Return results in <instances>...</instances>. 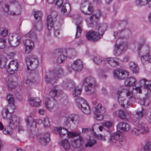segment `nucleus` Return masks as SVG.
Returning a JSON list of instances; mask_svg holds the SVG:
<instances>
[{
	"mask_svg": "<svg viewBox=\"0 0 151 151\" xmlns=\"http://www.w3.org/2000/svg\"><path fill=\"white\" fill-rule=\"evenodd\" d=\"M93 60L95 64L98 65H100L102 62L101 59L99 56L94 57Z\"/></svg>",
	"mask_w": 151,
	"mask_h": 151,
	"instance_id": "nucleus-58",
	"label": "nucleus"
},
{
	"mask_svg": "<svg viewBox=\"0 0 151 151\" xmlns=\"http://www.w3.org/2000/svg\"><path fill=\"white\" fill-rule=\"evenodd\" d=\"M114 77L119 79H124L129 76V73L126 70L122 69H119L114 71Z\"/></svg>",
	"mask_w": 151,
	"mask_h": 151,
	"instance_id": "nucleus-15",
	"label": "nucleus"
},
{
	"mask_svg": "<svg viewBox=\"0 0 151 151\" xmlns=\"http://www.w3.org/2000/svg\"><path fill=\"white\" fill-rule=\"evenodd\" d=\"M81 88H78V87L76 88L73 93V96L76 97L80 95L81 93Z\"/></svg>",
	"mask_w": 151,
	"mask_h": 151,
	"instance_id": "nucleus-53",
	"label": "nucleus"
},
{
	"mask_svg": "<svg viewBox=\"0 0 151 151\" xmlns=\"http://www.w3.org/2000/svg\"><path fill=\"white\" fill-rule=\"evenodd\" d=\"M56 129L59 133L60 137L63 138L67 136L68 130L66 129L62 128L61 127L59 128L57 127Z\"/></svg>",
	"mask_w": 151,
	"mask_h": 151,
	"instance_id": "nucleus-33",
	"label": "nucleus"
},
{
	"mask_svg": "<svg viewBox=\"0 0 151 151\" xmlns=\"http://www.w3.org/2000/svg\"><path fill=\"white\" fill-rule=\"evenodd\" d=\"M27 124V127L31 128L32 126H35L36 124V122L35 119L31 116H28L26 120Z\"/></svg>",
	"mask_w": 151,
	"mask_h": 151,
	"instance_id": "nucleus-30",
	"label": "nucleus"
},
{
	"mask_svg": "<svg viewBox=\"0 0 151 151\" xmlns=\"http://www.w3.org/2000/svg\"><path fill=\"white\" fill-rule=\"evenodd\" d=\"M113 125V123L111 121H106L102 123V126L104 127V128L109 129L111 128Z\"/></svg>",
	"mask_w": 151,
	"mask_h": 151,
	"instance_id": "nucleus-43",
	"label": "nucleus"
},
{
	"mask_svg": "<svg viewBox=\"0 0 151 151\" xmlns=\"http://www.w3.org/2000/svg\"><path fill=\"white\" fill-rule=\"evenodd\" d=\"M115 114L116 116L122 119L126 118L125 114L122 110H117L115 112Z\"/></svg>",
	"mask_w": 151,
	"mask_h": 151,
	"instance_id": "nucleus-39",
	"label": "nucleus"
},
{
	"mask_svg": "<svg viewBox=\"0 0 151 151\" xmlns=\"http://www.w3.org/2000/svg\"><path fill=\"white\" fill-rule=\"evenodd\" d=\"M17 68V62L13 61L10 62L6 67V69L8 73L10 74H13L16 72Z\"/></svg>",
	"mask_w": 151,
	"mask_h": 151,
	"instance_id": "nucleus-18",
	"label": "nucleus"
},
{
	"mask_svg": "<svg viewBox=\"0 0 151 151\" xmlns=\"http://www.w3.org/2000/svg\"><path fill=\"white\" fill-rule=\"evenodd\" d=\"M6 45V42L4 39L0 38V49L5 48Z\"/></svg>",
	"mask_w": 151,
	"mask_h": 151,
	"instance_id": "nucleus-55",
	"label": "nucleus"
},
{
	"mask_svg": "<svg viewBox=\"0 0 151 151\" xmlns=\"http://www.w3.org/2000/svg\"><path fill=\"white\" fill-rule=\"evenodd\" d=\"M34 16L36 19L40 21L42 18V13L40 11H35L34 12Z\"/></svg>",
	"mask_w": 151,
	"mask_h": 151,
	"instance_id": "nucleus-52",
	"label": "nucleus"
},
{
	"mask_svg": "<svg viewBox=\"0 0 151 151\" xmlns=\"http://www.w3.org/2000/svg\"><path fill=\"white\" fill-rule=\"evenodd\" d=\"M106 60L108 64L113 67H116L119 65L117 58H106Z\"/></svg>",
	"mask_w": 151,
	"mask_h": 151,
	"instance_id": "nucleus-27",
	"label": "nucleus"
},
{
	"mask_svg": "<svg viewBox=\"0 0 151 151\" xmlns=\"http://www.w3.org/2000/svg\"><path fill=\"white\" fill-rule=\"evenodd\" d=\"M63 86L64 88L69 87V88L73 87L75 85V83L72 80L66 79L63 83Z\"/></svg>",
	"mask_w": 151,
	"mask_h": 151,
	"instance_id": "nucleus-29",
	"label": "nucleus"
},
{
	"mask_svg": "<svg viewBox=\"0 0 151 151\" xmlns=\"http://www.w3.org/2000/svg\"><path fill=\"white\" fill-rule=\"evenodd\" d=\"M101 16V14L100 13V12L99 11H98L96 13V14L95 15H93L91 16L90 18V20L91 21L93 19L94 17H95V18L96 19L98 18L99 17H100Z\"/></svg>",
	"mask_w": 151,
	"mask_h": 151,
	"instance_id": "nucleus-61",
	"label": "nucleus"
},
{
	"mask_svg": "<svg viewBox=\"0 0 151 151\" xmlns=\"http://www.w3.org/2000/svg\"><path fill=\"white\" fill-rule=\"evenodd\" d=\"M25 61L27 68L31 70L36 69L39 66V61L34 56H30L27 57Z\"/></svg>",
	"mask_w": 151,
	"mask_h": 151,
	"instance_id": "nucleus-5",
	"label": "nucleus"
},
{
	"mask_svg": "<svg viewBox=\"0 0 151 151\" xmlns=\"http://www.w3.org/2000/svg\"><path fill=\"white\" fill-rule=\"evenodd\" d=\"M125 143V141L123 140V138L121 136L117 139L116 142L115 144L114 145L118 147H120L123 145Z\"/></svg>",
	"mask_w": 151,
	"mask_h": 151,
	"instance_id": "nucleus-42",
	"label": "nucleus"
},
{
	"mask_svg": "<svg viewBox=\"0 0 151 151\" xmlns=\"http://www.w3.org/2000/svg\"><path fill=\"white\" fill-rule=\"evenodd\" d=\"M148 0H136V4L138 6H142L145 5L147 3V1Z\"/></svg>",
	"mask_w": 151,
	"mask_h": 151,
	"instance_id": "nucleus-54",
	"label": "nucleus"
},
{
	"mask_svg": "<svg viewBox=\"0 0 151 151\" xmlns=\"http://www.w3.org/2000/svg\"><path fill=\"white\" fill-rule=\"evenodd\" d=\"M87 39L90 40L97 41L100 39L101 37L97 35L96 32L94 30L90 31L86 34Z\"/></svg>",
	"mask_w": 151,
	"mask_h": 151,
	"instance_id": "nucleus-19",
	"label": "nucleus"
},
{
	"mask_svg": "<svg viewBox=\"0 0 151 151\" xmlns=\"http://www.w3.org/2000/svg\"><path fill=\"white\" fill-rule=\"evenodd\" d=\"M10 2L11 4H16L17 10L16 12H14L9 10V6L7 4H5L4 8L5 12H7L8 14L11 15H16L19 14L21 12V7L19 4L17 2V0H11Z\"/></svg>",
	"mask_w": 151,
	"mask_h": 151,
	"instance_id": "nucleus-8",
	"label": "nucleus"
},
{
	"mask_svg": "<svg viewBox=\"0 0 151 151\" xmlns=\"http://www.w3.org/2000/svg\"><path fill=\"white\" fill-rule=\"evenodd\" d=\"M150 103V100L149 98H144L143 99H141L140 101V103L142 105H144L147 106Z\"/></svg>",
	"mask_w": 151,
	"mask_h": 151,
	"instance_id": "nucleus-45",
	"label": "nucleus"
},
{
	"mask_svg": "<svg viewBox=\"0 0 151 151\" xmlns=\"http://www.w3.org/2000/svg\"><path fill=\"white\" fill-rule=\"evenodd\" d=\"M131 134L134 135H138L140 134L138 126L136 127L133 128L131 129Z\"/></svg>",
	"mask_w": 151,
	"mask_h": 151,
	"instance_id": "nucleus-47",
	"label": "nucleus"
},
{
	"mask_svg": "<svg viewBox=\"0 0 151 151\" xmlns=\"http://www.w3.org/2000/svg\"><path fill=\"white\" fill-rule=\"evenodd\" d=\"M52 56L53 57L56 58V62L59 63H62L66 59V56L63 54L61 49H57L54 50Z\"/></svg>",
	"mask_w": 151,
	"mask_h": 151,
	"instance_id": "nucleus-13",
	"label": "nucleus"
},
{
	"mask_svg": "<svg viewBox=\"0 0 151 151\" xmlns=\"http://www.w3.org/2000/svg\"><path fill=\"white\" fill-rule=\"evenodd\" d=\"M9 125L11 129L16 128L19 124V117L14 114H10L8 118Z\"/></svg>",
	"mask_w": 151,
	"mask_h": 151,
	"instance_id": "nucleus-11",
	"label": "nucleus"
},
{
	"mask_svg": "<svg viewBox=\"0 0 151 151\" xmlns=\"http://www.w3.org/2000/svg\"><path fill=\"white\" fill-rule=\"evenodd\" d=\"M9 113V112L8 109H6V107L4 108L2 111V115L3 118L8 120L9 117H8L7 115Z\"/></svg>",
	"mask_w": 151,
	"mask_h": 151,
	"instance_id": "nucleus-51",
	"label": "nucleus"
},
{
	"mask_svg": "<svg viewBox=\"0 0 151 151\" xmlns=\"http://www.w3.org/2000/svg\"><path fill=\"white\" fill-rule=\"evenodd\" d=\"M107 133H108V136H106V138H107V140L109 142L114 145L115 144L116 142L117 139L120 138V135L117 133H114L112 135L109 132H107Z\"/></svg>",
	"mask_w": 151,
	"mask_h": 151,
	"instance_id": "nucleus-20",
	"label": "nucleus"
},
{
	"mask_svg": "<svg viewBox=\"0 0 151 151\" xmlns=\"http://www.w3.org/2000/svg\"><path fill=\"white\" fill-rule=\"evenodd\" d=\"M81 132H72L68 131V133L67 134V136L68 137L70 138L74 137L76 136H80Z\"/></svg>",
	"mask_w": 151,
	"mask_h": 151,
	"instance_id": "nucleus-49",
	"label": "nucleus"
},
{
	"mask_svg": "<svg viewBox=\"0 0 151 151\" xmlns=\"http://www.w3.org/2000/svg\"><path fill=\"white\" fill-rule=\"evenodd\" d=\"M7 100L9 103V105L6 108L8 109L9 113H12L14 112L15 109V106L14 104V99L12 95L10 94L8 95Z\"/></svg>",
	"mask_w": 151,
	"mask_h": 151,
	"instance_id": "nucleus-16",
	"label": "nucleus"
},
{
	"mask_svg": "<svg viewBox=\"0 0 151 151\" xmlns=\"http://www.w3.org/2000/svg\"><path fill=\"white\" fill-rule=\"evenodd\" d=\"M151 148V142H147L144 147V149L146 151H150Z\"/></svg>",
	"mask_w": 151,
	"mask_h": 151,
	"instance_id": "nucleus-62",
	"label": "nucleus"
},
{
	"mask_svg": "<svg viewBox=\"0 0 151 151\" xmlns=\"http://www.w3.org/2000/svg\"><path fill=\"white\" fill-rule=\"evenodd\" d=\"M126 98L122 95L117 96V101L119 103L122 107L124 108L128 107L131 104V102H134L136 99L139 98V96L136 97L133 96V93L132 91H127L126 93Z\"/></svg>",
	"mask_w": 151,
	"mask_h": 151,
	"instance_id": "nucleus-1",
	"label": "nucleus"
},
{
	"mask_svg": "<svg viewBox=\"0 0 151 151\" xmlns=\"http://www.w3.org/2000/svg\"><path fill=\"white\" fill-rule=\"evenodd\" d=\"M26 37H29L32 40L37 41V37L35 33L33 31L31 30L29 33L26 35Z\"/></svg>",
	"mask_w": 151,
	"mask_h": 151,
	"instance_id": "nucleus-37",
	"label": "nucleus"
},
{
	"mask_svg": "<svg viewBox=\"0 0 151 151\" xmlns=\"http://www.w3.org/2000/svg\"><path fill=\"white\" fill-rule=\"evenodd\" d=\"M136 83V79L133 77L127 78L124 81L125 85L126 86L130 87L135 86Z\"/></svg>",
	"mask_w": 151,
	"mask_h": 151,
	"instance_id": "nucleus-26",
	"label": "nucleus"
},
{
	"mask_svg": "<svg viewBox=\"0 0 151 151\" xmlns=\"http://www.w3.org/2000/svg\"><path fill=\"white\" fill-rule=\"evenodd\" d=\"M142 110V108H141L140 110L139 109L136 111L134 113V117L137 120L141 119L143 115Z\"/></svg>",
	"mask_w": 151,
	"mask_h": 151,
	"instance_id": "nucleus-34",
	"label": "nucleus"
},
{
	"mask_svg": "<svg viewBox=\"0 0 151 151\" xmlns=\"http://www.w3.org/2000/svg\"><path fill=\"white\" fill-rule=\"evenodd\" d=\"M49 95L52 97H54L57 96H59V91L56 89H53L50 91Z\"/></svg>",
	"mask_w": 151,
	"mask_h": 151,
	"instance_id": "nucleus-48",
	"label": "nucleus"
},
{
	"mask_svg": "<svg viewBox=\"0 0 151 151\" xmlns=\"http://www.w3.org/2000/svg\"><path fill=\"white\" fill-rule=\"evenodd\" d=\"M150 82V81H147L146 79H143L140 81V83L141 86H143L144 88H146V87L148 85Z\"/></svg>",
	"mask_w": 151,
	"mask_h": 151,
	"instance_id": "nucleus-57",
	"label": "nucleus"
},
{
	"mask_svg": "<svg viewBox=\"0 0 151 151\" xmlns=\"http://www.w3.org/2000/svg\"><path fill=\"white\" fill-rule=\"evenodd\" d=\"M107 26L106 23H101L97 25L95 29L97 35L100 37L102 36L107 29Z\"/></svg>",
	"mask_w": 151,
	"mask_h": 151,
	"instance_id": "nucleus-21",
	"label": "nucleus"
},
{
	"mask_svg": "<svg viewBox=\"0 0 151 151\" xmlns=\"http://www.w3.org/2000/svg\"><path fill=\"white\" fill-rule=\"evenodd\" d=\"M47 24L48 30H51L53 25V19L51 15H49L47 17Z\"/></svg>",
	"mask_w": 151,
	"mask_h": 151,
	"instance_id": "nucleus-31",
	"label": "nucleus"
},
{
	"mask_svg": "<svg viewBox=\"0 0 151 151\" xmlns=\"http://www.w3.org/2000/svg\"><path fill=\"white\" fill-rule=\"evenodd\" d=\"M23 43L25 46V51L26 53H29L34 48V42L32 40L25 39L23 40Z\"/></svg>",
	"mask_w": 151,
	"mask_h": 151,
	"instance_id": "nucleus-17",
	"label": "nucleus"
},
{
	"mask_svg": "<svg viewBox=\"0 0 151 151\" xmlns=\"http://www.w3.org/2000/svg\"><path fill=\"white\" fill-rule=\"evenodd\" d=\"M61 7V11L62 12L65 13L67 12H69L71 11V6L69 3H66L63 5Z\"/></svg>",
	"mask_w": 151,
	"mask_h": 151,
	"instance_id": "nucleus-36",
	"label": "nucleus"
},
{
	"mask_svg": "<svg viewBox=\"0 0 151 151\" xmlns=\"http://www.w3.org/2000/svg\"><path fill=\"white\" fill-rule=\"evenodd\" d=\"M133 89H135L136 90V91H137V93H136L135 94H133V96L135 95V96L136 97L137 96H139L140 97L139 95L138 94V93H142V90H141V87H136V88H133ZM138 99H139V98Z\"/></svg>",
	"mask_w": 151,
	"mask_h": 151,
	"instance_id": "nucleus-63",
	"label": "nucleus"
},
{
	"mask_svg": "<svg viewBox=\"0 0 151 151\" xmlns=\"http://www.w3.org/2000/svg\"><path fill=\"white\" fill-rule=\"evenodd\" d=\"M117 128L122 131L127 132L130 128L129 124L126 122H119L117 126Z\"/></svg>",
	"mask_w": 151,
	"mask_h": 151,
	"instance_id": "nucleus-23",
	"label": "nucleus"
},
{
	"mask_svg": "<svg viewBox=\"0 0 151 151\" xmlns=\"http://www.w3.org/2000/svg\"><path fill=\"white\" fill-rule=\"evenodd\" d=\"M141 60L142 63L144 64L147 62H151V57L148 53L143 56L141 57Z\"/></svg>",
	"mask_w": 151,
	"mask_h": 151,
	"instance_id": "nucleus-40",
	"label": "nucleus"
},
{
	"mask_svg": "<svg viewBox=\"0 0 151 151\" xmlns=\"http://www.w3.org/2000/svg\"><path fill=\"white\" fill-rule=\"evenodd\" d=\"M77 26V32L76 35V38L79 37L81 35V33L82 30L80 26L78 24H76Z\"/></svg>",
	"mask_w": 151,
	"mask_h": 151,
	"instance_id": "nucleus-56",
	"label": "nucleus"
},
{
	"mask_svg": "<svg viewBox=\"0 0 151 151\" xmlns=\"http://www.w3.org/2000/svg\"><path fill=\"white\" fill-rule=\"evenodd\" d=\"M71 67L76 71H81L83 67L82 62L79 59L76 60L72 65Z\"/></svg>",
	"mask_w": 151,
	"mask_h": 151,
	"instance_id": "nucleus-22",
	"label": "nucleus"
},
{
	"mask_svg": "<svg viewBox=\"0 0 151 151\" xmlns=\"http://www.w3.org/2000/svg\"><path fill=\"white\" fill-rule=\"evenodd\" d=\"M96 143V142L95 139H89L85 144V146L86 147H92Z\"/></svg>",
	"mask_w": 151,
	"mask_h": 151,
	"instance_id": "nucleus-50",
	"label": "nucleus"
},
{
	"mask_svg": "<svg viewBox=\"0 0 151 151\" xmlns=\"http://www.w3.org/2000/svg\"><path fill=\"white\" fill-rule=\"evenodd\" d=\"M17 85V83L10 78L7 82V86L9 88L12 89L15 88Z\"/></svg>",
	"mask_w": 151,
	"mask_h": 151,
	"instance_id": "nucleus-46",
	"label": "nucleus"
},
{
	"mask_svg": "<svg viewBox=\"0 0 151 151\" xmlns=\"http://www.w3.org/2000/svg\"><path fill=\"white\" fill-rule=\"evenodd\" d=\"M80 9L83 13L87 15L91 14L93 10L92 4L87 2L82 3L81 4Z\"/></svg>",
	"mask_w": 151,
	"mask_h": 151,
	"instance_id": "nucleus-12",
	"label": "nucleus"
},
{
	"mask_svg": "<svg viewBox=\"0 0 151 151\" xmlns=\"http://www.w3.org/2000/svg\"><path fill=\"white\" fill-rule=\"evenodd\" d=\"M35 80V79L33 78H31L29 77L27 78L25 83L28 85L30 86L32 85Z\"/></svg>",
	"mask_w": 151,
	"mask_h": 151,
	"instance_id": "nucleus-59",
	"label": "nucleus"
},
{
	"mask_svg": "<svg viewBox=\"0 0 151 151\" xmlns=\"http://www.w3.org/2000/svg\"><path fill=\"white\" fill-rule=\"evenodd\" d=\"M138 126L140 134H146L149 132V129L144 123L139 124Z\"/></svg>",
	"mask_w": 151,
	"mask_h": 151,
	"instance_id": "nucleus-28",
	"label": "nucleus"
},
{
	"mask_svg": "<svg viewBox=\"0 0 151 151\" xmlns=\"http://www.w3.org/2000/svg\"><path fill=\"white\" fill-rule=\"evenodd\" d=\"M82 85L85 87L86 92L92 94L95 92L94 88L97 86L96 80L92 76L86 77L82 80Z\"/></svg>",
	"mask_w": 151,
	"mask_h": 151,
	"instance_id": "nucleus-2",
	"label": "nucleus"
},
{
	"mask_svg": "<svg viewBox=\"0 0 151 151\" xmlns=\"http://www.w3.org/2000/svg\"><path fill=\"white\" fill-rule=\"evenodd\" d=\"M127 47V44L126 42H121L119 44H116L114 50V54L116 56L120 55Z\"/></svg>",
	"mask_w": 151,
	"mask_h": 151,
	"instance_id": "nucleus-9",
	"label": "nucleus"
},
{
	"mask_svg": "<svg viewBox=\"0 0 151 151\" xmlns=\"http://www.w3.org/2000/svg\"><path fill=\"white\" fill-rule=\"evenodd\" d=\"M34 28L37 31H40L42 30L43 26L41 22H39L35 23L34 26Z\"/></svg>",
	"mask_w": 151,
	"mask_h": 151,
	"instance_id": "nucleus-44",
	"label": "nucleus"
},
{
	"mask_svg": "<svg viewBox=\"0 0 151 151\" xmlns=\"http://www.w3.org/2000/svg\"><path fill=\"white\" fill-rule=\"evenodd\" d=\"M83 143V139L81 136H79L77 139H74L71 142L70 148L74 151H80L81 150L80 147Z\"/></svg>",
	"mask_w": 151,
	"mask_h": 151,
	"instance_id": "nucleus-7",
	"label": "nucleus"
},
{
	"mask_svg": "<svg viewBox=\"0 0 151 151\" xmlns=\"http://www.w3.org/2000/svg\"><path fill=\"white\" fill-rule=\"evenodd\" d=\"M63 72V70L62 68H56L53 72H50L47 75L45 76V80L47 83H50L53 84L56 82V78L59 77L60 75H62Z\"/></svg>",
	"mask_w": 151,
	"mask_h": 151,
	"instance_id": "nucleus-3",
	"label": "nucleus"
},
{
	"mask_svg": "<svg viewBox=\"0 0 151 151\" xmlns=\"http://www.w3.org/2000/svg\"><path fill=\"white\" fill-rule=\"evenodd\" d=\"M50 134L49 133H45L40 139V142L44 146L46 145L50 141Z\"/></svg>",
	"mask_w": 151,
	"mask_h": 151,
	"instance_id": "nucleus-24",
	"label": "nucleus"
},
{
	"mask_svg": "<svg viewBox=\"0 0 151 151\" xmlns=\"http://www.w3.org/2000/svg\"><path fill=\"white\" fill-rule=\"evenodd\" d=\"M55 102L54 101H51L48 98H46L44 100L45 106L47 109L53 107Z\"/></svg>",
	"mask_w": 151,
	"mask_h": 151,
	"instance_id": "nucleus-35",
	"label": "nucleus"
},
{
	"mask_svg": "<svg viewBox=\"0 0 151 151\" xmlns=\"http://www.w3.org/2000/svg\"><path fill=\"white\" fill-rule=\"evenodd\" d=\"M106 136H108L107 132H106L104 136L101 134H99L97 135V137L98 139L103 141L107 140V138H106Z\"/></svg>",
	"mask_w": 151,
	"mask_h": 151,
	"instance_id": "nucleus-60",
	"label": "nucleus"
},
{
	"mask_svg": "<svg viewBox=\"0 0 151 151\" xmlns=\"http://www.w3.org/2000/svg\"><path fill=\"white\" fill-rule=\"evenodd\" d=\"M129 66L131 70L134 73H137L138 72V68L137 65L133 62H131L129 63Z\"/></svg>",
	"mask_w": 151,
	"mask_h": 151,
	"instance_id": "nucleus-41",
	"label": "nucleus"
},
{
	"mask_svg": "<svg viewBox=\"0 0 151 151\" xmlns=\"http://www.w3.org/2000/svg\"><path fill=\"white\" fill-rule=\"evenodd\" d=\"M61 145L63 147L65 150L66 151L69 150L70 147L69 143L68 140L65 139L64 140H62Z\"/></svg>",
	"mask_w": 151,
	"mask_h": 151,
	"instance_id": "nucleus-38",
	"label": "nucleus"
},
{
	"mask_svg": "<svg viewBox=\"0 0 151 151\" xmlns=\"http://www.w3.org/2000/svg\"><path fill=\"white\" fill-rule=\"evenodd\" d=\"M78 107L81 109L83 113L89 114L91 112L89 107L86 101L83 98L78 97L76 99Z\"/></svg>",
	"mask_w": 151,
	"mask_h": 151,
	"instance_id": "nucleus-4",
	"label": "nucleus"
},
{
	"mask_svg": "<svg viewBox=\"0 0 151 151\" xmlns=\"http://www.w3.org/2000/svg\"><path fill=\"white\" fill-rule=\"evenodd\" d=\"M127 24L126 21H121L119 24L120 26L123 29L122 30H119V32H115L114 33V36L115 38H117V37H119L118 40L120 39L124 38L125 37H120V35L121 34L124 33L126 36H128L131 34L130 31L128 29L126 30L124 28L125 26Z\"/></svg>",
	"mask_w": 151,
	"mask_h": 151,
	"instance_id": "nucleus-6",
	"label": "nucleus"
},
{
	"mask_svg": "<svg viewBox=\"0 0 151 151\" xmlns=\"http://www.w3.org/2000/svg\"><path fill=\"white\" fill-rule=\"evenodd\" d=\"M30 105L34 107L39 106L41 104V101L38 97L31 98L29 100Z\"/></svg>",
	"mask_w": 151,
	"mask_h": 151,
	"instance_id": "nucleus-25",
	"label": "nucleus"
},
{
	"mask_svg": "<svg viewBox=\"0 0 151 151\" xmlns=\"http://www.w3.org/2000/svg\"><path fill=\"white\" fill-rule=\"evenodd\" d=\"M43 123L45 126L48 127L50 125V122L48 118L46 117L44 119Z\"/></svg>",
	"mask_w": 151,
	"mask_h": 151,
	"instance_id": "nucleus-64",
	"label": "nucleus"
},
{
	"mask_svg": "<svg viewBox=\"0 0 151 151\" xmlns=\"http://www.w3.org/2000/svg\"><path fill=\"white\" fill-rule=\"evenodd\" d=\"M93 110L96 115V119L100 120L103 119L102 114L105 112V110L104 108L101 104H99L93 109Z\"/></svg>",
	"mask_w": 151,
	"mask_h": 151,
	"instance_id": "nucleus-10",
	"label": "nucleus"
},
{
	"mask_svg": "<svg viewBox=\"0 0 151 151\" xmlns=\"http://www.w3.org/2000/svg\"><path fill=\"white\" fill-rule=\"evenodd\" d=\"M9 42L11 46L12 47H15L18 46L20 43V40L17 37H13V40L9 39Z\"/></svg>",
	"mask_w": 151,
	"mask_h": 151,
	"instance_id": "nucleus-32",
	"label": "nucleus"
},
{
	"mask_svg": "<svg viewBox=\"0 0 151 151\" xmlns=\"http://www.w3.org/2000/svg\"><path fill=\"white\" fill-rule=\"evenodd\" d=\"M79 119V117L77 115H71L66 117L64 123L67 126L70 127L73 124H78Z\"/></svg>",
	"mask_w": 151,
	"mask_h": 151,
	"instance_id": "nucleus-14",
	"label": "nucleus"
}]
</instances>
